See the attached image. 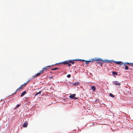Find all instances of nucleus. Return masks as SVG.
<instances>
[{"instance_id": "obj_1", "label": "nucleus", "mask_w": 133, "mask_h": 133, "mask_svg": "<svg viewBox=\"0 0 133 133\" xmlns=\"http://www.w3.org/2000/svg\"><path fill=\"white\" fill-rule=\"evenodd\" d=\"M95 61H97V63L99 64L102 66V62H103V61L100 58L99 59L97 58H95L94 59H92V62H93Z\"/></svg>"}, {"instance_id": "obj_2", "label": "nucleus", "mask_w": 133, "mask_h": 133, "mask_svg": "<svg viewBox=\"0 0 133 133\" xmlns=\"http://www.w3.org/2000/svg\"><path fill=\"white\" fill-rule=\"evenodd\" d=\"M54 65H52L51 66V65H49L47 66L44 68H43L42 70L40 71L39 72L40 74H41V75L42 74V73H44L45 71H47V70L48 69V68L49 67L51 66H53Z\"/></svg>"}, {"instance_id": "obj_3", "label": "nucleus", "mask_w": 133, "mask_h": 133, "mask_svg": "<svg viewBox=\"0 0 133 133\" xmlns=\"http://www.w3.org/2000/svg\"><path fill=\"white\" fill-rule=\"evenodd\" d=\"M29 81H29L27 82L26 83H25L21 85V86H20L18 89H17L16 90V91H18V90H21L23 89L24 88V87L26 86V84L28 83V82Z\"/></svg>"}, {"instance_id": "obj_4", "label": "nucleus", "mask_w": 133, "mask_h": 133, "mask_svg": "<svg viewBox=\"0 0 133 133\" xmlns=\"http://www.w3.org/2000/svg\"><path fill=\"white\" fill-rule=\"evenodd\" d=\"M69 63V60L66 61L59 63V64H68ZM58 64V63L56 64Z\"/></svg>"}, {"instance_id": "obj_5", "label": "nucleus", "mask_w": 133, "mask_h": 133, "mask_svg": "<svg viewBox=\"0 0 133 133\" xmlns=\"http://www.w3.org/2000/svg\"><path fill=\"white\" fill-rule=\"evenodd\" d=\"M104 62H106L108 63H110L114 62V61L113 60H109L108 59L105 60H104Z\"/></svg>"}, {"instance_id": "obj_6", "label": "nucleus", "mask_w": 133, "mask_h": 133, "mask_svg": "<svg viewBox=\"0 0 133 133\" xmlns=\"http://www.w3.org/2000/svg\"><path fill=\"white\" fill-rule=\"evenodd\" d=\"M75 95L76 94H71L70 96L69 97L71 98H74L75 99H77V98L75 97Z\"/></svg>"}, {"instance_id": "obj_7", "label": "nucleus", "mask_w": 133, "mask_h": 133, "mask_svg": "<svg viewBox=\"0 0 133 133\" xmlns=\"http://www.w3.org/2000/svg\"><path fill=\"white\" fill-rule=\"evenodd\" d=\"M41 75V74H40L39 72L37 73V74H36L34 76H33L32 78H33V79H34L36 78L38 76H39V75Z\"/></svg>"}, {"instance_id": "obj_8", "label": "nucleus", "mask_w": 133, "mask_h": 133, "mask_svg": "<svg viewBox=\"0 0 133 133\" xmlns=\"http://www.w3.org/2000/svg\"><path fill=\"white\" fill-rule=\"evenodd\" d=\"M114 62L116 64H120L121 65H122V64H122V63H123V62L121 61H114Z\"/></svg>"}, {"instance_id": "obj_9", "label": "nucleus", "mask_w": 133, "mask_h": 133, "mask_svg": "<svg viewBox=\"0 0 133 133\" xmlns=\"http://www.w3.org/2000/svg\"><path fill=\"white\" fill-rule=\"evenodd\" d=\"M28 125V123L27 122H25L24 123V124L23 125V126L24 128L26 127H27Z\"/></svg>"}, {"instance_id": "obj_10", "label": "nucleus", "mask_w": 133, "mask_h": 133, "mask_svg": "<svg viewBox=\"0 0 133 133\" xmlns=\"http://www.w3.org/2000/svg\"><path fill=\"white\" fill-rule=\"evenodd\" d=\"M130 63L128 62H125L124 63H122L121 64L124 65H128L129 66V64H130Z\"/></svg>"}, {"instance_id": "obj_11", "label": "nucleus", "mask_w": 133, "mask_h": 133, "mask_svg": "<svg viewBox=\"0 0 133 133\" xmlns=\"http://www.w3.org/2000/svg\"><path fill=\"white\" fill-rule=\"evenodd\" d=\"M79 84V82H74L72 83V85L74 86H76L78 85Z\"/></svg>"}, {"instance_id": "obj_12", "label": "nucleus", "mask_w": 133, "mask_h": 133, "mask_svg": "<svg viewBox=\"0 0 133 133\" xmlns=\"http://www.w3.org/2000/svg\"><path fill=\"white\" fill-rule=\"evenodd\" d=\"M91 89L93 91H95L96 88L95 86H93L91 87Z\"/></svg>"}, {"instance_id": "obj_13", "label": "nucleus", "mask_w": 133, "mask_h": 133, "mask_svg": "<svg viewBox=\"0 0 133 133\" xmlns=\"http://www.w3.org/2000/svg\"><path fill=\"white\" fill-rule=\"evenodd\" d=\"M114 84L116 85H119V86L121 85L120 83H118V82L116 81H115Z\"/></svg>"}, {"instance_id": "obj_14", "label": "nucleus", "mask_w": 133, "mask_h": 133, "mask_svg": "<svg viewBox=\"0 0 133 133\" xmlns=\"http://www.w3.org/2000/svg\"><path fill=\"white\" fill-rule=\"evenodd\" d=\"M26 93V91H24L23 92L21 95V97H22Z\"/></svg>"}, {"instance_id": "obj_15", "label": "nucleus", "mask_w": 133, "mask_h": 133, "mask_svg": "<svg viewBox=\"0 0 133 133\" xmlns=\"http://www.w3.org/2000/svg\"><path fill=\"white\" fill-rule=\"evenodd\" d=\"M74 60H69V63H71L72 64H74L75 63V62H74L73 61Z\"/></svg>"}, {"instance_id": "obj_16", "label": "nucleus", "mask_w": 133, "mask_h": 133, "mask_svg": "<svg viewBox=\"0 0 133 133\" xmlns=\"http://www.w3.org/2000/svg\"><path fill=\"white\" fill-rule=\"evenodd\" d=\"M92 59H91L90 60V61H85V64H87L89 62H92Z\"/></svg>"}, {"instance_id": "obj_17", "label": "nucleus", "mask_w": 133, "mask_h": 133, "mask_svg": "<svg viewBox=\"0 0 133 133\" xmlns=\"http://www.w3.org/2000/svg\"><path fill=\"white\" fill-rule=\"evenodd\" d=\"M112 74L113 75H117V73L116 72L113 71H112Z\"/></svg>"}, {"instance_id": "obj_18", "label": "nucleus", "mask_w": 133, "mask_h": 133, "mask_svg": "<svg viewBox=\"0 0 133 133\" xmlns=\"http://www.w3.org/2000/svg\"><path fill=\"white\" fill-rule=\"evenodd\" d=\"M42 92V91H39V92H38L37 93H36V94L35 95V96H36L37 95H38V94H40L39 95H40V94H41V92Z\"/></svg>"}, {"instance_id": "obj_19", "label": "nucleus", "mask_w": 133, "mask_h": 133, "mask_svg": "<svg viewBox=\"0 0 133 133\" xmlns=\"http://www.w3.org/2000/svg\"><path fill=\"white\" fill-rule=\"evenodd\" d=\"M59 69V68L56 67V68H54L52 69H51V70H58V69Z\"/></svg>"}, {"instance_id": "obj_20", "label": "nucleus", "mask_w": 133, "mask_h": 133, "mask_svg": "<svg viewBox=\"0 0 133 133\" xmlns=\"http://www.w3.org/2000/svg\"><path fill=\"white\" fill-rule=\"evenodd\" d=\"M109 95L110 96L112 97H115L111 93Z\"/></svg>"}, {"instance_id": "obj_21", "label": "nucleus", "mask_w": 133, "mask_h": 133, "mask_svg": "<svg viewBox=\"0 0 133 133\" xmlns=\"http://www.w3.org/2000/svg\"><path fill=\"white\" fill-rule=\"evenodd\" d=\"M124 66L125 67L124 68H125V70H128V68H129L128 67V66Z\"/></svg>"}, {"instance_id": "obj_22", "label": "nucleus", "mask_w": 133, "mask_h": 133, "mask_svg": "<svg viewBox=\"0 0 133 133\" xmlns=\"http://www.w3.org/2000/svg\"><path fill=\"white\" fill-rule=\"evenodd\" d=\"M85 61L84 60H81V59H78V60H77V59H74V61Z\"/></svg>"}, {"instance_id": "obj_23", "label": "nucleus", "mask_w": 133, "mask_h": 133, "mask_svg": "<svg viewBox=\"0 0 133 133\" xmlns=\"http://www.w3.org/2000/svg\"><path fill=\"white\" fill-rule=\"evenodd\" d=\"M21 105L20 104H18L17 105L16 107V108H18Z\"/></svg>"}, {"instance_id": "obj_24", "label": "nucleus", "mask_w": 133, "mask_h": 133, "mask_svg": "<svg viewBox=\"0 0 133 133\" xmlns=\"http://www.w3.org/2000/svg\"><path fill=\"white\" fill-rule=\"evenodd\" d=\"M71 76V75L70 74H68L67 76V77L68 78H70V77Z\"/></svg>"}, {"instance_id": "obj_25", "label": "nucleus", "mask_w": 133, "mask_h": 133, "mask_svg": "<svg viewBox=\"0 0 133 133\" xmlns=\"http://www.w3.org/2000/svg\"><path fill=\"white\" fill-rule=\"evenodd\" d=\"M18 91H16V90L15 91V92L13 94H12V95H14V94H16V93H17V92Z\"/></svg>"}, {"instance_id": "obj_26", "label": "nucleus", "mask_w": 133, "mask_h": 133, "mask_svg": "<svg viewBox=\"0 0 133 133\" xmlns=\"http://www.w3.org/2000/svg\"><path fill=\"white\" fill-rule=\"evenodd\" d=\"M68 64V66H71V64H70V63H69Z\"/></svg>"}, {"instance_id": "obj_27", "label": "nucleus", "mask_w": 133, "mask_h": 133, "mask_svg": "<svg viewBox=\"0 0 133 133\" xmlns=\"http://www.w3.org/2000/svg\"><path fill=\"white\" fill-rule=\"evenodd\" d=\"M130 64L131 66H133V63H130Z\"/></svg>"}, {"instance_id": "obj_28", "label": "nucleus", "mask_w": 133, "mask_h": 133, "mask_svg": "<svg viewBox=\"0 0 133 133\" xmlns=\"http://www.w3.org/2000/svg\"><path fill=\"white\" fill-rule=\"evenodd\" d=\"M129 70H131V71H132V70L131 69H130V68H129Z\"/></svg>"}, {"instance_id": "obj_29", "label": "nucleus", "mask_w": 133, "mask_h": 133, "mask_svg": "<svg viewBox=\"0 0 133 133\" xmlns=\"http://www.w3.org/2000/svg\"><path fill=\"white\" fill-rule=\"evenodd\" d=\"M50 78H52V77H50Z\"/></svg>"}]
</instances>
